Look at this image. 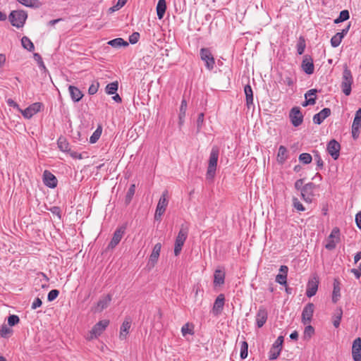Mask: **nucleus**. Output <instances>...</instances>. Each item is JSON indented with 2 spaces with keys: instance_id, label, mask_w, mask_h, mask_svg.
I'll return each instance as SVG.
<instances>
[{
  "instance_id": "obj_26",
  "label": "nucleus",
  "mask_w": 361,
  "mask_h": 361,
  "mask_svg": "<svg viewBox=\"0 0 361 361\" xmlns=\"http://www.w3.org/2000/svg\"><path fill=\"white\" fill-rule=\"evenodd\" d=\"M279 271L282 274H279L276 275V281L281 285H286L287 283L286 280L288 268L286 265H282L281 266Z\"/></svg>"
},
{
  "instance_id": "obj_22",
  "label": "nucleus",
  "mask_w": 361,
  "mask_h": 361,
  "mask_svg": "<svg viewBox=\"0 0 361 361\" xmlns=\"http://www.w3.org/2000/svg\"><path fill=\"white\" fill-rule=\"evenodd\" d=\"M161 249V244L160 243H157L152 250V252L149 256V264H151V266L153 267L155 264L157 262L160 252Z\"/></svg>"
},
{
  "instance_id": "obj_13",
  "label": "nucleus",
  "mask_w": 361,
  "mask_h": 361,
  "mask_svg": "<svg viewBox=\"0 0 361 361\" xmlns=\"http://www.w3.org/2000/svg\"><path fill=\"white\" fill-rule=\"evenodd\" d=\"M326 149L331 157L336 160L340 155L341 145L333 139L328 142Z\"/></svg>"
},
{
  "instance_id": "obj_7",
  "label": "nucleus",
  "mask_w": 361,
  "mask_h": 361,
  "mask_svg": "<svg viewBox=\"0 0 361 361\" xmlns=\"http://www.w3.org/2000/svg\"><path fill=\"white\" fill-rule=\"evenodd\" d=\"M200 58L205 63L206 68L211 71L214 68L215 60L210 50L208 48H202L200 49Z\"/></svg>"
},
{
  "instance_id": "obj_55",
  "label": "nucleus",
  "mask_w": 361,
  "mask_h": 361,
  "mask_svg": "<svg viewBox=\"0 0 361 361\" xmlns=\"http://www.w3.org/2000/svg\"><path fill=\"white\" fill-rule=\"evenodd\" d=\"M59 294V291L58 290H56V289L51 290L48 293L47 300L50 302L53 301L58 297Z\"/></svg>"
},
{
  "instance_id": "obj_53",
  "label": "nucleus",
  "mask_w": 361,
  "mask_h": 361,
  "mask_svg": "<svg viewBox=\"0 0 361 361\" xmlns=\"http://www.w3.org/2000/svg\"><path fill=\"white\" fill-rule=\"evenodd\" d=\"M99 87V82H94L89 87L88 89V93L91 95L94 94L97 91L98 88Z\"/></svg>"
},
{
  "instance_id": "obj_42",
  "label": "nucleus",
  "mask_w": 361,
  "mask_h": 361,
  "mask_svg": "<svg viewBox=\"0 0 361 361\" xmlns=\"http://www.w3.org/2000/svg\"><path fill=\"white\" fill-rule=\"evenodd\" d=\"M135 185L132 184L130 186V188L127 192V194L126 195V203L127 204H129L130 202V201L132 200L133 197L135 195Z\"/></svg>"
},
{
  "instance_id": "obj_29",
  "label": "nucleus",
  "mask_w": 361,
  "mask_h": 361,
  "mask_svg": "<svg viewBox=\"0 0 361 361\" xmlns=\"http://www.w3.org/2000/svg\"><path fill=\"white\" fill-rule=\"evenodd\" d=\"M244 92L246 97V106L248 109L254 106L253 104V92L250 85H247L244 87Z\"/></svg>"
},
{
  "instance_id": "obj_25",
  "label": "nucleus",
  "mask_w": 361,
  "mask_h": 361,
  "mask_svg": "<svg viewBox=\"0 0 361 361\" xmlns=\"http://www.w3.org/2000/svg\"><path fill=\"white\" fill-rule=\"evenodd\" d=\"M317 90L316 89H311L305 94V102L302 104L303 106L308 105H314L316 102V93Z\"/></svg>"
},
{
  "instance_id": "obj_4",
  "label": "nucleus",
  "mask_w": 361,
  "mask_h": 361,
  "mask_svg": "<svg viewBox=\"0 0 361 361\" xmlns=\"http://www.w3.org/2000/svg\"><path fill=\"white\" fill-rule=\"evenodd\" d=\"M188 229L187 227L181 226L178 235L176 238L174 245V255L178 256L180 255L182 247L185 243V241L188 237Z\"/></svg>"
},
{
  "instance_id": "obj_14",
  "label": "nucleus",
  "mask_w": 361,
  "mask_h": 361,
  "mask_svg": "<svg viewBox=\"0 0 361 361\" xmlns=\"http://www.w3.org/2000/svg\"><path fill=\"white\" fill-rule=\"evenodd\" d=\"M314 310L313 303L307 304L302 312V322L306 325L311 322Z\"/></svg>"
},
{
  "instance_id": "obj_30",
  "label": "nucleus",
  "mask_w": 361,
  "mask_h": 361,
  "mask_svg": "<svg viewBox=\"0 0 361 361\" xmlns=\"http://www.w3.org/2000/svg\"><path fill=\"white\" fill-rule=\"evenodd\" d=\"M288 159V150L286 147L281 145L279 148L277 154V161L278 163L283 164Z\"/></svg>"
},
{
  "instance_id": "obj_24",
  "label": "nucleus",
  "mask_w": 361,
  "mask_h": 361,
  "mask_svg": "<svg viewBox=\"0 0 361 361\" xmlns=\"http://www.w3.org/2000/svg\"><path fill=\"white\" fill-rule=\"evenodd\" d=\"M331 115V109L324 108L313 116V121L316 124H321L324 120Z\"/></svg>"
},
{
  "instance_id": "obj_48",
  "label": "nucleus",
  "mask_w": 361,
  "mask_h": 361,
  "mask_svg": "<svg viewBox=\"0 0 361 361\" xmlns=\"http://www.w3.org/2000/svg\"><path fill=\"white\" fill-rule=\"evenodd\" d=\"M293 207L299 212H304L305 210V207L298 200V199L297 197L293 198Z\"/></svg>"
},
{
  "instance_id": "obj_58",
  "label": "nucleus",
  "mask_w": 361,
  "mask_h": 361,
  "mask_svg": "<svg viewBox=\"0 0 361 361\" xmlns=\"http://www.w3.org/2000/svg\"><path fill=\"white\" fill-rule=\"evenodd\" d=\"M203 123H204V114L203 113H200L199 115H198V118H197V131H200L202 125H203Z\"/></svg>"
},
{
  "instance_id": "obj_41",
  "label": "nucleus",
  "mask_w": 361,
  "mask_h": 361,
  "mask_svg": "<svg viewBox=\"0 0 361 361\" xmlns=\"http://www.w3.org/2000/svg\"><path fill=\"white\" fill-rule=\"evenodd\" d=\"M349 12L348 10H343L341 11L338 18L334 20V23L338 24L343 21H345L349 18Z\"/></svg>"
},
{
  "instance_id": "obj_52",
  "label": "nucleus",
  "mask_w": 361,
  "mask_h": 361,
  "mask_svg": "<svg viewBox=\"0 0 361 361\" xmlns=\"http://www.w3.org/2000/svg\"><path fill=\"white\" fill-rule=\"evenodd\" d=\"M102 131L99 129H97L93 134L90 137V143H95L99 138L101 135Z\"/></svg>"
},
{
  "instance_id": "obj_44",
  "label": "nucleus",
  "mask_w": 361,
  "mask_h": 361,
  "mask_svg": "<svg viewBox=\"0 0 361 361\" xmlns=\"http://www.w3.org/2000/svg\"><path fill=\"white\" fill-rule=\"evenodd\" d=\"M118 82L109 83L106 87V92L108 94H114L118 90Z\"/></svg>"
},
{
  "instance_id": "obj_36",
  "label": "nucleus",
  "mask_w": 361,
  "mask_h": 361,
  "mask_svg": "<svg viewBox=\"0 0 361 361\" xmlns=\"http://www.w3.org/2000/svg\"><path fill=\"white\" fill-rule=\"evenodd\" d=\"M108 44L111 45L113 47L118 48L122 46L126 47L128 45V43L126 41H125L123 39L119 37V38H116V39L109 41Z\"/></svg>"
},
{
  "instance_id": "obj_23",
  "label": "nucleus",
  "mask_w": 361,
  "mask_h": 361,
  "mask_svg": "<svg viewBox=\"0 0 361 361\" xmlns=\"http://www.w3.org/2000/svg\"><path fill=\"white\" fill-rule=\"evenodd\" d=\"M224 300L225 298L223 294H220L217 296L212 308L214 314L219 315L221 312L224 305Z\"/></svg>"
},
{
  "instance_id": "obj_19",
  "label": "nucleus",
  "mask_w": 361,
  "mask_h": 361,
  "mask_svg": "<svg viewBox=\"0 0 361 361\" xmlns=\"http://www.w3.org/2000/svg\"><path fill=\"white\" fill-rule=\"evenodd\" d=\"M43 181L45 185L51 188H56L58 182L56 176L47 170L44 171Z\"/></svg>"
},
{
  "instance_id": "obj_16",
  "label": "nucleus",
  "mask_w": 361,
  "mask_h": 361,
  "mask_svg": "<svg viewBox=\"0 0 361 361\" xmlns=\"http://www.w3.org/2000/svg\"><path fill=\"white\" fill-rule=\"evenodd\" d=\"M125 231L126 226H123L118 228L115 231L113 238L108 245L109 248L113 249L119 243V242L123 238V234L125 233Z\"/></svg>"
},
{
  "instance_id": "obj_21",
  "label": "nucleus",
  "mask_w": 361,
  "mask_h": 361,
  "mask_svg": "<svg viewBox=\"0 0 361 361\" xmlns=\"http://www.w3.org/2000/svg\"><path fill=\"white\" fill-rule=\"evenodd\" d=\"M302 68L307 74H312L314 72V63L312 59L308 56L305 55L303 58L302 62Z\"/></svg>"
},
{
  "instance_id": "obj_1",
  "label": "nucleus",
  "mask_w": 361,
  "mask_h": 361,
  "mask_svg": "<svg viewBox=\"0 0 361 361\" xmlns=\"http://www.w3.org/2000/svg\"><path fill=\"white\" fill-rule=\"evenodd\" d=\"M219 149L218 147L214 146L212 148L209 162H208V166L206 173V178L207 180H213L215 175H216V166H217V161L219 159Z\"/></svg>"
},
{
  "instance_id": "obj_28",
  "label": "nucleus",
  "mask_w": 361,
  "mask_h": 361,
  "mask_svg": "<svg viewBox=\"0 0 361 361\" xmlns=\"http://www.w3.org/2000/svg\"><path fill=\"white\" fill-rule=\"evenodd\" d=\"M131 326V322L130 319H126L120 329L119 338L121 340H124L126 338L127 335L129 333V329Z\"/></svg>"
},
{
  "instance_id": "obj_45",
  "label": "nucleus",
  "mask_w": 361,
  "mask_h": 361,
  "mask_svg": "<svg viewBox=\"0 0 361 361\" xmlns=\"http://www.w3.org/2000/svg\"><path fill=\"white\" fill-rule=\"evenodd\" d=\"M299 160L305 164H308L311 163L312 157L309 153H302L299 156Z\"/></svg>"
},
{
  "instance_id": "obj_32",
  "label": "nucleus",
  "mask_w": 361,
  "mask_h": 361,
  "mask_svg": "<svg viewBox=\"0 0 361 361\" xmlns=\"http://www.w3.org/2000/svg\"><path fill=\"white\" fill-rule=\"evenodd\" d=\"M343 316V310L341 307H337L333 314V324L334 327L338 328L340 325L341 320Z\"/></svg>"
},
{
  "instance_id": "obj_8",
  "label": "nucleus",
  "mask_w": 361,
  "mask_h": 361,
  "mask_svg": "<svg viewBox=\"0 0 361 361\" xmlns=\"http://www.w3.org/2000/svg\"><path fill=\"white\" fill-rule=\"evenodd\" d=\"M283 343V336H280L277 338L276 341L272 345L269 353V360H276L279 355H280V353L282 349V345Z\"/></svg>"
},
{
  "instance_id": "obj_2",
  "label": "nucleus",
  "mask_w": 361,
  "mask_h": 361,
  "mask_svg": "<svg viewBox=\"0 0 361 361\" xmlns=\"http://www.w3.org/2000/svg\"><path fill=\"white\" fill-rule=\"evenodd\" d=\"M353 82V78L351 73V71L348 69V66L345 65L344 66V70L342 76V82L341 85V87L342 92L345 95L348 96L351 93V86Z\"/></svg>"
},
{
  "instance_id": "obj_10",
  "label": "nucleus",
  "mask_w": 361,
  "mask_h": 361,
  "mask_svg": "<svg viewBox=\"0 0 361 361\" xmlns=\"http://www.w3.org/2000/svg\"><path fill=\"white\" fill-rule=\"evenodd\" d=\"M314 187L315 185L312 183H307L302 187L301 189V197L305 202L307 203L312 202Z\"/></svg>"
},
{
  "instance_id": "obj_54",
  "label": "nucleus",
  "mask_w": 361,
  "mask_h": 361,
  "mask_svg": "<svg viewBox=\"0 0 361 361\" xmlns=\"http://www.w3.org/2000/svg\"><path fill=\"white\" fill-rule=\"evenodd\" d=\"M281 80L283 83L288 87H293L295 83V80L289 75L285 76Z\"/></svg>"
},
{
  "instance_id": "obj_49",
  "label": "nucleus",
  "mask_w": 361,
  "mask_h": 361,
  "mask_svg": "<svg viewBox=\"0 0 361 361\" xmlns=\"http://www.w3.org/2000/svg\"><path fill=\"white\" fill-rule=\"evenodd\" d=\"M19 322H20V319H19L18 316H17V315L12 314L8 317V324L11 326L18 324L19 323Z\"/></svg>"
},
{
  "instance_id": "obj_59",
  "label": "nucleus",
  "mask_w": 361,
  "mask_h": 361,
  "mask_svg": "<svg viewBox=\"0 0 361 361\" xmlns=\"http://www.w3.org/2000/svg\"><path fill=\"white\" fill-rule=\"evenodd\" d=\"M193 290L195 291V297L197 299L199 295L202 297L203 295V290L201 288L200 285H196L193 287Z\"/></svg>"
},
{
  "instance_id": "obj_51",
  "label": "nucleus",
  "mask_w": 361,
  "mask_h": 361,
  "mask_svg": "<svg viewBox=\"0 0 361 361\" xmlns=\"http://www.w3.org/2000/svg\"><path fill=\"white\" fill-rule=\"evenodd\" d=\"M305 49V40L302 38H300V40L297 44V51L298 54L301 55L303 54Z\"/></svg>"
},
{
  "instance_id": "obj_6",
  "label": "nucleus",
  "mask_w": 361,
  "mask_h": 361,
  "mask_svg": "<svg viewBox=\"0 0 361 361\" xmlns=\"http://www.w3.org/2000/svg\"><path fill=\"white\" fill-rule=\"evenodd\" d=\"M340 241V230L338 227H334L328 237L327 243L325 245L326 249L332 250L335 249L337 243Z\"/></svg>"
},
{
  "instance_id": "obj_33",
  "label": "nucleus",
  "mask_w": 361,
  "mask_h": 361,
  "mask_svg": "<svg viewBox=\"0 0 361 361\" xmlns=\"http://www.w3.org/2000/svg\"><path fill=\"white\" fill-rule=\"evenodd\" d=\"M166 9V4L165 0H159L157 5V14L159 20L162 19Z\"/></svg>"
},
{
  "instance_id": "obj_64",
  "label": "nucleus",
  "mask_w": 361,
  "mask_h": 361,
  "mask_svg": "<svg viewBox=\"0 0 361 361\" xmlns=\"http://www.w3.org/2000/svg\"><path fill=\"white\" fill-rule=\"evenodd\" d=\"M355 222L357 226L361 229V212H359L355 216Z\"/></svg>"
},
{
  "instance_id": "obj_3",
  "label": "nucleus",
  "mask_w": 361,
  "mask_h": 361,
  "mask_svg": "<svg viewBox=\"0 0 361 361\" xmlns=\"http://www.w3.org/2000/svg\"><path fill=\"white\" fill-rule=\"evenodd\" d=\"M27 18V13L24 11H13L8 16L12 25L18 28L24 25Z\"/></svg>"
},
{
  "instance_id": "obj_12",
  "label": "nucleus",
  "mask_w": 361,
  "mask_h": 361,
  "mask_svg": "<svg viewBox=\"0 0 361 361\" xmlns=\"http://www.w3.org/2000/svg\"><path fill=\"white\" fill-rule=\"evenodd\" d=\"M168 204V200L166 197V193H164L160 197L159 202L157 206V209L154 214V219L160 220L161 216L166 211V206Z\"/></svg>"
},
{
  "instance_id": "obj_34",
  "label": "nucleus",
  "mask_w": 361,
  "mask_h": 361,
  "mask_svg": "<svg viewBox=\"0 0 361 361\" xmlns=\"http://www.w3.org/2000/svg\"><path fill=\"white\" fill-rule=\"evenodd\" d=\"M341 288H340V283L338 279H334V290L332 293V301L333 302L336 303L338 298L340 297Z\"/></svg>"
},
{
  "instance_id": "obj_27",
  "label": "nucleus",
  "mask_w": 361,
  "mask_h": 361,
  "mask_svg": "<svg viewBox=\"0 0 361 361\" xmlns=\"http://www.w3.org/2000/svg\"><path fill=\"white\" fill-rule=\"evenodd\" d=\"M68 91L72 100L75 102H79L83 97L82 92L73 85H69Z\"/></svg>"
},
{
  "instance_id": "obj_63",
  "label": "nucleus",
  "mask_w": 361,
  "mask_h": 361,
  "mask_svg": "<svg viewBox=\"0 0 361 361\" xmlns=\"http://www.w3.org/2000/svg\"><path fill=\"white\" fill-rule=\"evenodd\" d=\"M303 180L302 179H299L298 180H296V182L295 183V188L296 190H299L302 188L303 187Z\"/></svg>"
},
{
  "instance_id": "obj_11",
  "label": "nucleus",
  "mask_w": 361,
  "mask_h": 361,
  "mask_svg": "<svg viewBox=\"0 0 361 361\" xmlns=\"http://www.w3.org/2000/svg\"><path fill=\"white\" fill-rule=\"evenodd\" d=\"M112 297L110 294L102 296L96 305L92 307V310L94 312H101L106 309L111 301Z\"/></svg>"
},
{
  "instance_id": "obj_62",
  "label": "nucleus",
  "mask_w": 361,
  "mask_h": 361,
  "mask_svg": "<svg viewBox=\"0 0 361 361\" xmlns=\"http://www.w3.org/2000/svg\"><path fill=\"white\" fill-rule=\"evenodd\" d=\"M52 214L56 215L59 219L61 218V210L58 207H53L50 209Z\"/></svg>"
},
{
  "instance_id": "obj_35",
  "label": "nucleus",
  "mask_w": 361,
  "mask_h": 361,
  "mask_svg": "<svg viewBox=\"0 0 361 361\" xmlns=\"http://www.w3.org/2000/svg\"><path fill=\"white\" fill-rule=\"evenodd\" d=\"M186 110H187V102L185 101V99H183L181 102L180 106V112H179V116H178L180 125H182L184 122Z\"/></svg>"
},
{
  "instance_id": "obj_56",
  "label": "nucleus",
  "mask_w": 361,
  "mask_h": 361,
  "mask_svg": "<svg viewBox=\"0 0 361 361\" xmlns=\"http://www.w3.org/2000/svg\"><path fill=\"white\" fill-rule=\"evenodd\" d=\"M140 34L137 32H135L129 36V42L130 43L134 44L138 42Z\"/></svg>"
},
{
  "instance_id": "obj_17",
  "label": "nucleus",
  "mask_w": 361,
  "mask_h": 361,
  "mask_svg": "<svg viewBox=\"0 0 361 361\" xmlns=\"http://www.w3.org/2000/svg\"><path fill=\"white\" fill-rule=\"evenodd\" d=\"M268 318V312L263 306L259 307L255 317L256 324L258 328H261L266 323Z\"/></svg>"
},
{
  "instance_id": "obj_5",
  "label": "nucleus",
  "mask_w": 361,
  "mask_h": 361,
  "mask_svg": "<svg viewBox=\"0 0 361 361\" xmlns=\"http://www.w3.org/2000/svg\"><path fill=\"white\" fill-rule=\"evenodd\" d=\"M109 324V321L107 319H104L97 322L90 331V336L87 337V339L92 340L99 336L108 326Z\"/></svg>"
},
{
  "instance_id": "obj_31",
  "label": "nucleus",
  "mask_w": 361,
  "mask_h": 361,
  "mask_svg": "<svg viewBox=\"0 0 361 361\" xmlns=\"http://www.w3.org/2000/svg\"><path fill=\"white\" fill-rule=\"evenodd\" d=\"M225 273L222 270L216 269L214 275V283L215 286H220L224 283Z\"/></svg>"
},
{
  "instance_id": "obj_61",
  "label": "nucleus",
  "mask_w": 361,
  "mask_h": 361,
  "mask_svg": "<svg viewBox=\"0 0 361 361\" xmlns=\"http://www.w3.org/2000/svg\"><path fill=\"white\" fill-rule=\"evenodd\" d=\"M42 300L40 298H37L35 299L34 302L32 304V309L35 310L37 307H39L42 305Z\"/></svg>"
},
{
  "instance_id": "obj_9",
  "label": "nucleus",
  "mask_w": 361,
  "mask_h": 361,
  "mask_svg": "<svg viewBox=\"0 0 361 361\" xmlns=\"http://www.w3.org/2000/svg\"><path fill=\"white\" fill-rule=\"evenodd\" d=\"M289 118L293 126L298 127L303 122V115L298 106L291 109L289 113Z\"/></svg>"
},
{
  "instance_id": "obj_37",
  "label": "nucleus",
  "mask_w": 361,
  "mask_h": 361,
  "mask_svg": "<svg viewBox=\"0 0 361 361\" xmlns=\"http://www.w3.org/2000/svg\"><path fill=\"white\" fill-rule=\"evenodd\" d=\"M57 145L60 150L62 152H69V143L63 137H60L58 140Z\"/></svg>"
},
{
  "instance_id": "obj_43",
  "label": "nucleus",
  "mask_w": 361,
  "mask_h": 361,
  "mask_svg": "<svg viewBox=\"0 0 361 361\" xmlns=\"http://www.w3.org/2000/svg\"><path fill=\"white\" fill-rule=\"evenodd\" d=\"M343 39V36L340 33H336L331 39V44L333 47H337L340 45Z\"/></svg>"
},
{
  "instance_id": "obj_47",
  "label": "nucleus",
  "mask_w": 361,
  "mask_h": 361,
  "mask_svg": "<svg viewBox=\"0 0 361 361\" xmlns=\"http://www.w3.org/2000/svg\"><path fill=\"white\" fill-rule=\"evenodd\" d=\"M13 332V330L8 327L6 325H2L0 329V336L6 338Z\"/></svg>"
},
{
  "instance_id": "obj_57",
  "label": "nucleus",
  "mask_w": 361,
  "mask_h": 361,
  "mask_svg": "<svg viewBox=\"0 0 361 361\" xmlns=\"http://www.w3.org/2000/svg\"><path fill=\"white\" fill-rule=\"evenodd\" d=\"M314 160L317 162L318 169H322L324 166V161L318 153L314 154Z\"/></svg>"
},
{
  "instance_id": "obj_40",
  "label": "nucleus",
  "mask_w": 361,
  "mask_h": 361,
  "mask_svg": "<svg viewBox=\"0 0 361 361\" xmlns=\"http://www.w3.org/2000/svg\"><path fill=\"white\" fill-rule=\"evenodd\" d=\"M361 127V109H359L355 112V116L353 120L352 128H360Z\"/></svg>"
},
{
  "instance_id": "obj_60",
  "label": "nucleus",
  "mask_w": 361,
  "mask_h": 361,
  "mask_svg": "<svg viewBox=\"0 0 361 361\" xmlns=\"http://www.w3.org/2000/svg\"><path fill=\"white\" fill-rule=\"evenodd\" d=\"M314 328L312 326L308 325L305 327L304 334H305V336L311 337L312 335L314 334Z\"/></svg>"
},
{
  "instance_id": "obj_50",
  "label": "nucleus",
  "mask_w": 361,
  "mask_h": 361,
  "mask_svg": "<svg viewBox=\"0 0 361 361\" xmlns=\"http://www.w3.org/2000/svg\"><path fill=\"white\" fill-rule=\"evenodd\" d=\"M181 333L183 336H185L186 334H193L192 328L190 327L188 323L184 324L181 328Z\"/></svg>"
},
{
  "instance_id": "obj_46",
  "label": "nucleus",
  "mask_w": 361,
  "mask_h": 361,
  "mask_svg": "<svg viewBox=\"0 0 361 361\" xmlns=\"http://www.w3.org/2000/svg\"><path fill=\"white\" fill-rule=\"evenodd\" d=\"M248 344L246 341H243L240 345V357L245 359L247 357Z\"/></svg>"
},
{
  "instance_id": "obj_15",
  "label": "nucleus",
  "mask_w": 361,
  "mask_h": 361,
  "mask_svg": "<svg viewBox=\"0 0 361 361\" xmlns=\"http://www.w3.org/2000/svg\"><path fill=\"white\" fill-rule=\"evenodd\" d=\"M43 105L40 102H35L30 105L24 111H21L23 116L26 118H30L32 116L41 111Z\"/></svg>"
},
{
  "instance_id": "obj_38",
  "label": "nucleus",
  "mask_w": 361,
  "mask_h": 361,
  "mask_svg": "<svg viewBox=\"0 0 361 361\" xmlns=\"http://www.w3.org/2000/svg\"><path fill=\"white\" fill-rule=\"evenodd\" d=\"M20 4L30 8H39L41 3L38 0H17Z\"/></svg>"
},
{
  "instance_id": "obj_18",
  "label": "nucleus",
  "mask_w": 361,
  "mask_h": 361,
  "mask_svg": "<svg viewBox=\"0 0 361 361\" xmlns=\"http://www.w3.org/2000/svg\"><path fill=\"white\" fill-rule=\"evenodd\" d=\"M318 285H319V280H318L317 277L314 276L312 279L309 280L307 285V290H306V295L308 298H311L317 293V291L318 289Z\"/></svg>"
},
{
  "instance_id": "obj_39",
  "label": "nucleus",
  "mask_w": 361,
  "mask_h": 361,
  "mask_svg": "<svg viewBox=\"0 0 361 361\" xmlns=\"http://www.w3.org/2000/svg\"><path fill=\"white\" fill-rule=\"evenodd\" d=\"M21 44L24 49L32 51L34 50L35 47L32 41L26 36H24L21 39Z\"/></svg>"
},
{
  "instance_id": "obj_20",
  "label": "nucleus",
  "mask_w": 361,
  "mask_h": 361,
  "mask_svg": "<svg viewBox=\"0 0 361 361\" xmlns=\"http://www.w3.org/2000/svg\"><path fill=\"white\" fill-rule=\"evenodd\" d=\"M352 356L354 361H361V338L354 340L352 346Z\"/></svg>"
}]
</instances>
